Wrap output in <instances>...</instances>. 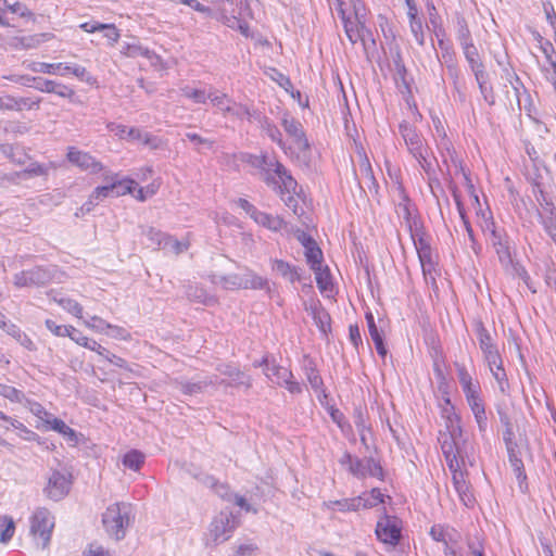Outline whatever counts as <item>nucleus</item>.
Instances as JSON below:
<instances>
[{
	"label": "nucleus",
	"instance_id": "28",
	"mask_svg": "<svg viewBox=\"0 0 556 556\" xmlns=\"http://www.w3.org/2000/svg\"><path fill=\"white\" fill-rule=\"evenodd\" d=\"M456 371L465 396L481 391L480 383L478 381H473L471 375L464 365L456 364Z\"/></svg>",
	"mask_w": 556,
	"mask_h": 556
},
{
	"label": "nucleus",
	"instance_id": "59",
	"mask_svg": "<svg viewBox=\"0 0 556 556\" xmlns=\"http://www.w3.org/2000/svg\"><path fill=\"white\" fill-rule=\"evenodd\" d=\"M410 31L419 46L425 45V34L421 20L409 22Z\"/></svg>",
	"mask_w": 556,
	"mask_h": 556
},
{
	"label": "nucleus",
	"instance_id": "49",
	"mask_svg": "<svg viewBox=\"0 0 556 556\" xmlns=\"http://www.w3.org/2000/svg\"><path fill=\"white\" fill-rule=\"evenodd\" d=\"M188 247H189L188 242L179 241L168 235V237L163 245V249L168 250V251L173 252L174 254L178 255V254L187 251Z\"/></svg>",
	"mask_w": 556,
	"mask_h": 556
},
{
	"label": "nucleus",
	"instance_id": "55",
	"mask_svg": "<svg viewBox=\"0 0 556 556\" xmlns=\"http://www.w3.org/2000/svg\"><path fill=\"white\" fill-rule=\"evenodd\" d=\"M462 49H463L465 59L469 64L470 70L482 63L479 59V53H478V50L475 45H469Z\"/></svg>",
	"mask_w": 556,
	"mask_h": 556
},
{
	"label": "nucleus",
	"instance_id": "12",
	"mask_svg": "<svg viewBox=\"0 0 556 556\" xmlns=\"http://www.w3.org/2000/svg\"><path fill=\"white\" fill-rule=\"evenodd\" d=\"M337 11L343 22L344 30L349 40L352 43H356L358 40H364L365 33H368V29L358 21L357 14L355 13V18H352L351 14L344 8L342 0H337Z\"/></svg>",
	"mask_w": 556,
	"mask_h": 556
},
{
	"label": "nucleus",
	"instance_id": "24",
	"mask_svg": "<svg viewBox=\"0 0 556 556\" xmlns=\"http://www.w3.org/2000/svg\"><path fill=\"white\" fill-rule=\"evenodd\" d=\"M438 46L441 50V60L446 65L450 75L454 78V81L456 83V79L458 78V68L453 47L450 42H446L443 39H439Z\"/></svg>",
	"mask_w": 556,
	"mask_h": 556
},
{
	"label": "nucleus",
	"instance_id": "63",
	"mask_svg": "<svg viewBox=\"0 0 556 556\" xmlns=\"http://www.w3.org/2000/svg\"><path fill=\"white\" fill-rule=\"evenodd\" d=\"M483 361L486 364L489 370L492 369V368H496L498 366L504 365L503 364V358H502V356H501L498 351H496V352H490L489 351L488 354L483 355Z\"/></svg>",
	"mask_w": 556,
	"mask_h": 556
},
{
	"label": "nucleus",
	"instance_id": "25",
	"mask_svg": "<svg viewBox=\"0 0 556 556\" xmlns=\"http://www.w3.org/2000/svg\"><path fill=\"white\" fill-rule=\"evenodd\" d=\"M217 381L204 377L195 381H176V388L186 395H195L202 393L208 386L216 384Z\"/></svg>",
	"mask_w": 556,
	"mask_h": 556
},
{
	"label": "nucleus",
	"instance_id": "53",
	"mask_svg": "<svg viewBox=\"0 0 556 556\" xmlns=\"http://www.w3.org/2000/svg\"><path fill=\"white\" fill-rule=\"evenodd\" d=\"M224 288L236 290L243 289L242 274H230L222 278Z\"/></svg>",
	"mask_w": 556,
	"mask_h": 556
},
{
	"label": "nucleus",
	"instance_id": "60",
	"mask_svg": "<svg viewBox=\"0 0 556 556\" xmlns=\"http://www.w3.org/2000/svg\"><path fill=\"white\" fill-rule=\"evenodd\" d=\"M144 146L150 148L151 150L163 149L165 143L162 138L157 136H153L149 132H144L141 141Z\"/></svg>",
	"mask_w": 556,
	"mask_h": 556
},
{
	"label": "nucleus",
	"instance_id": "6",
	"mask_svg": "<svg viewBox=\"0 0 556 556\" xmlns=\"http://www.w3.org/2000/svg\"><path fill=\"white\" fill-rule=\"evenodd\" d=\"M238 527L237 517L228 510L220 511L214 517L208 527L206 545H218L229 540Z\"/></svg>",
	"mask_w": 556,
	"mask_h": 556
},
{
	"label": "nucleus",
	"instance_id": "9",
	"mask_svg": "<svg viewBox=\"0 0 556 556\" xmlns=\"http://www.w3.org/2000/svg\"><path fill=\"white\" fill-rule=\"evenodd\" d=\"M54 271V267L43 268L37 266L15 274L13 282L17 288L46 286L53 280Z\"/></svg>",
	"mask_w": 556,
	"mask_h": 556
},
{
	"label": "nucleus",
	"instance_id": "51",
	"mask_svg": "<svg viewBox=\"0 0 556 556\" xmlns=\"http://www.w3.org/2000/svg\"><path fill=\"white\" fill-rule=\"evenodd\" d=\"M229 376L230 380L227 382V386H240L244 384L247 388L251 387L250 379L245 377L243 372L236 368H231L229 371H226Z\"/></svg>",
	"mask_w": 556,
	"mask_h": 556
},
{
	"label": "nucleus",
	"instance_id": "18",
	"mask_svg": "<svg viewBox=\"0 0 556 556\" xmlns=\"http://www.w3.org/2000/svg\"><path fill=\"white\" fill-rule=\"evenodd\" d=\"M350 472L361 479L366 477L383 478L381 466L372 457L356 458Z\"/></svg>",
	"mask_w": 556,
	"mask_h": 556
},
{
	"label": "nucleus",
	"instance_id": "17",
	"mask_svg": "<svg viewBox=\"0 0 556 556\" xmlns=\"http://www.w3.org/2000/svg\"><path fill=\"white\" fill-rule=\"evenodd\" d=\"M325 506L331 510H338L341 513L358 511L359 509H367L376 506V503L371 502L365 495H359L352 498H342L337 501H329L325 503Z\"/></svg>",
	"mask_w": 556,
	"mask_h": 556
},
{
	"label": "nucleus",
	"instance_id": "41",
	"mask_svg": "<svg viewBox=\"0 0 556 556\" xmlns=\"http://www.w3.org/2000/svg\"><path fill=\"white\" fill-rule=\"evenodd\" d=\"M0 396L20 404L24 403L26 397L23 391L5 383H0Z\"/></svg>",
	"mask_w": 556,
	"mask_h": 556
},
{
	"label": "nucleus",
	"instance_id": "2",
	"mask_svg": "<svg viewBox=\"0 0 556 556\" xmlns=\"http://www.w3.org/2000/svg\"><path fill=\"white\" fill-rule=\"evenodd\" d=\"M104 185L97 187L88 200L81 205L83 213H90L96 205L108 198H118L128 193H132L135 189V180L129 178L119 179L118 175L110 170L103 174Z\"/></svg>",
	"mask_w": 556,
	"mask_h": 556
},
{
	"label": "nucleus",
	"instance_id": "7",
	"mask_svg": "<svg viewBox=\"0 0 556 556\" xmlns=\"http://www.w3.org/2000/svg\"><path fill=\"white\" fill-rule=\"evenodd\" d=\"M29 70L35 73H42L49 75L68 76L74 75L81 80H88V72L86 67L75 63H46V62H34L29 66Z\"/></svg>",
	"mask_w": 556,
	"mask_h": 556
},
{
	"label": "nucleus",
	"instance_id": "20",
	"mask_svg": "<svg viewBox=\"0 0 556 556\" xmlns=\"http://www.w3.org/2000/svg\"><path fill=\"white\" fill-rule=\"evenodd\" d=\"M465 397L475 416L480 433L484 434L488 429V417L480 392L468 394Z\"/></svg>",
	"mask_w": 556,
	"mask_h": 556
},
{
	"label": "nucleus",
	"instance_id": "26",
	"mask_svg": "<svg viewBox=\"0 0 556 556\" xmlns=\"http://www.w3.org/2000/svg\"><path fill=\"white\" fill-rule=\"evenodd\" d=\"M262 129L265 134L270 138V140L278 144V147L283 150L287 155H293V150L291 146H287L282 138V134L279 128L268 118H264L262 122Z\"/></svg>",
	"mask_w": 556,
	"mask_h": 556
},
{
	"label": "nucleus",
	"instance_id": "19",
	"mask_svg": "<svg viewBox=\"0 0 556 556\" xmlns=\"http://www.w3.org/2000/svg\"><path fill=\"white\" fill-rule=\"evenodd\" d=\"M211 3L213 13L208 17L222 21L226 26H228V20L240 14L232 0H211Z\"/></svg>",
	"mask_w": 556,
	"mask_h": 556
},
{
	"label": "nucleus",
	"instance_id": "1",
	"mask_svg": "<svg viewBox=\"0 0 556 556\" xmlns=\"http://www.w3.org/2000/svg\"><path fill=\"white\" fill-rule=\"evenodd\" d=\"M247 162L261 169L264 182L278 192L285 205L299 213V185L287 167L275 157L249 155Z\"/></svg>",
	"mask_w": 556,
	"mask_h": 556
},
{
	"label": "nucleus",
	"instance_id": "64",
	"mask_svg": "<svg viewBox=\"0 0 556 556\" xmlns=\"http://www.w3.org/2000/svg\"><path fill=\"white\" fill-rule=\"evenodd\" d=\"M548 66H541V71L544 74L545 78L553 83L556 80V58H553L552 61H546Z\"/></svg>",
	"mask_w": 556,
	"mask_h": 556
},
{
	"label": "nucleus",
	"instance_id": "61",
	"mask_svg": "<svg viewBox=\"0 0 556 556\" xmlns=\"http://www.w3.org/2000/svg\"><path fill=\"white\" fill-rule=\"evenodd\" d=\"M354 424L359 432L361 440L365 442V431L368 429L366 424V416L362 409H356L354 416Z\"/></svg>",
	"mask_w": 556,
	"mask_h": 556
},
{
	"label": "nucleus",
	"instance_id": "36",
	"mask_svg": "<svg viewBox=\"0 0 556 556\" xmlns=\"http://www.w3.org/2000/svg\"><path fill=\"white\" fill-rule=\"evenodd\" d=\"M304 250L305 258L311 269H319V266L323 265L324 256L316 241Z\"/></svg>",
	"mask_w": 556,
	"mask_h": 556
},
{
	"label": "nucleus",
	"instance_id": "45",
	"mask_svg": "<svg viewBox=\"0 0 556 556\" xmlns=\"http://www.w3.org/2000/svg\"><path fill=\"white\" fill-rule=\"evenodd\" d=\"M184 97L191 99L194 103L203 104L208 99L207 92L203 89H195L186 86L181 89Z\"/></svg>",
	"mask_w": 556,
	"mask_h": 556
},
{
	"label": "nucleus",
	"instance_id": "11",
	"mask_svg": "<svg viewBox=\"0 0 556 556\" xmlns=\"http://www.w3.org/2000/svg\"><path fill=\"white\" fill-rule=\"evenodd\" d=\"M207 97L211 103L225 116L232 115L238 118L250 117V111L247 106L237 104L224 92L211 88L207 91Z\"/></svg>",
	"mask_w": 556,
	"mask_h": 556
},
{
	"label": "nucleus",
	"instance_id": "3",
	"mask_svg": "<svg viewBox=\"0 0 556 556\" xmlns=\"http://www.w3.org/2000/svg\"><path fill=\"white\" fill-rule=\"evenodd\" d=\"M285 132L292 140L293 155L298 162L307 165L311 156V144L306 138L302 123L290 113L285 112L280 118Z\"/></svg>",
	"mask_w": 556,
	"mask_h": 556
},
{
	"label": "nucleus",
	"instance_id": "21",
	"mask_svg": "<svg viewBox=\"0 0 556 556\" xmlns=\"http://www.w3.org/2000/svg\"><path fill=\"white\" fill-rule=\"evenodd\" d=\"M450 422L452 424V429L448 432L440 433L439 437L441 450L445 458L459 454L456 437L460 435L462 429L459 426L454 427L452 419H450Z\"/></svg>",
	"mask_w": 556,
	"mask_h": 556
},
{
	"label": "nucleus",
	"instance_id": "31",
	"mask_svg": "<svg viewBox=\"0 0 556 556\" xmlns=\"http://www.w3.org/2000/svg\"><path fill=\"white\" fill-rule=\"evenodd\" d=\"M11 81L20 83L22 85H28L30 81L35 83V88L41 92H48L51 93L53 90L54 81L55 80H49L43 79L40 77H29V76H10L7 77Z\"/></svg>",
	"mask_w": 556,
	"mask_h": 556
},
{
	"label": "nucleus",
	"instance_id": "43",
	"mask_svg": "<svg viewBox=\"0 0 556 556\" xmlns=\"http://www.w3.org/2000/svg\"><path fill=\"white\" fill-rule=\"evenodd\" d=\"M26 408H28V410L35 415L36 417H38L40 420H42L45 424L49 420V418L52 417V414H50L49 412H47L45 409V407L36 402V401H33V400H29L27 397H25L24 400V403H22Z\"/></svg>",
	"mask_w": 556,
	"mask_h": 556
},
{
	"label": "nucleus",
	"instance_id": "15",
	"mask_svg": "<svg viewBox=\"0 0 556 556\" xmlns=\"http://www.w3.org/2000/svg\"><path fill=\"white\" fill-rule=\"evenodd\" d=\"M399 129L414 159H422L424 150L428 149V147L425 144L422 137L417 132L416 128L408 123L403 122L400 124Z\"/></svg>",
	"mask_w": 556,
	"mask_h": 556
},
{
	"label": "nucleus",
	"instance_id": "33",
	"mask_svg": "<svg viewBox=\"0 0 556 556\" xmlns=\"http://www.w3.org/2000/svg\"><path fill=\"white\" fill-rule=\"evenodd\" d=\"M273 269L292 283L300 280L298 269L282 260H275Z\"/></svg>",
	"mask_w": 556,
	"mask_h": 556
},
{
	"label": "nucleus",
	"instance_id": "16",
	"mask_svg": "<svg viewBox=\"0 0 556 556\" xmlns=\"http://www.w3.org/2000/svg\"><path fill=\"white\" fill-rule=\"evenodd\" d=\"M66 156L68 162L76 165L81 170L89 172L90 174H97L104 170V166L101 162L97 161L96 157L74 147L68 148Z\"/></svg>",
	"mask_w": 556,
	"mask_h": 556
},
{
	"label": "nucleus",
	"instance_id": "14",
	"mask_svg": "<svg viewBox=\"0 0 556 556\" xmlns=\"http://www.w3.org/2000/svg\"><path fill=\"white\" fill-rule=\"evenodd\" d=\"M485 231L490 232V241L495 249L502 265L508 266L511 263L509 240L504 230H500L492 223L486 226Z\"/></svg>",
	"mask_w": 556,
	"mask_h": 556
},
{
	"label": "nucleus",
	"instance_id": "47",
	"mask_svg": "<svg viewBox=\"0 0 556 556\" xmlns=\"http://www.w3.org/2000/svg\"><path fill=\"white\" fill-rule=\"evenodd\" d=\"M143 235L148 237L152 244L157 245V248L160 249H163V245L168 237L167 233L153 227H148L147 229H144Z\"/></svg>",
	"mask_w": 556,
	"mask_h": 556
},
{
	"label": "nucleus",
	"instance_id": "44",
	"mask_svg": "<svg viewBox=\"0 0 556 556\" xmlns=\"http://www.w3.org/2000/svg\"><path fill=\"white\" fill-rule=\"evenodd\" d=\"M546 205L551 206V211L548 216L543 217L542 224L545 231L556 244V212L552 203L546 202Z\"/></svg>",
	"mask_w": 556,
	"mask_h": 556
},
{
	"label": "nucleus",
	"instance_id": "42",
	"mask_svg": "<svg viewBox=\"0 0 556 556\" xmlns=\"http://www.w3.org/2000/svg\"><path fill=\"white\" fill-rule=\"evenodd\" d=\"M490 372L492 374L493 378L495 379L500 392L504 395L508 394L509 382H508V378H507V374L504 368V365L490 369Z\"/></svg>",
	"mask_w": 556,
	"mask_h": 556
},
{
	"label": "nucleus",
	"instance_id": "22",
	"mask_svg": "<svg viewBox=\"0 0 556 556\" xmlns=\"http://www.w3.org/2000/svg\"><path fill=\"white\" fill-rule=\"evenodd\" d=\"M505 440H506V446H507V453H508V459H509L510 466H511L514 473L519 482L520 491L525 493L527 491L528 486L526 483L527 475L525 471L523 463H522L521 458L517 455L511 441L507 440V439H505Z\"/></svg>",
	"mask_w": 556,
	"mask_h": 556
},
{
	"label": "nucleus",
	"instance_id": "10",
	"mask_svg": "<svg viewBox=\"0 0 556 556\" xmlns=\"http://www.w3.org/2000/svg\"><path fill=\"white\" fill-rule=\"evenodd\" d=\"M54 528V518L47 508H38L30 519V532L35 538L41 540L42 547H46L51 539Z\"/></svg>",
	"mask_w": 556,
	"mask_h": 556
},
{
	"label": "nucleus",
	"instance_id": "48",
	"mask_svg": "<svg viewBox=\"0 0 556 556\" xmlns=\"http://www.w3.org/2000/svg\"><path fill=\"white\" fill-rule=\"evenodd\" d=\"M447 152H448V155H450L451 163L453 164V166L456 169V173H460L463 175L467 188L470 191H472L473 190V185H472V181H471V179L469 177V174L465 170L462 162L457 159V156L455 154V151H451L450 149H447Z\"/></svg>",
	"mask_w": 556,
	"mask_h": 556
},
{
	"label": "nucleus",
	"instance_id": "58",
	"mask_svg": "<svg viewBox=\"0 0 556 556\" xmlns=\"http://www.w3.org/2000/svg\"><path fill=\"white\" fill-rule=\"evenodd\" d=\"M227 27L239 30L245 37L250 36L249 24L239 16H232V18L228 20Z\"/></svg>",
	"mask_w": 556,
	"mask_h": 556
},
{
	"label": "nucleus",
	"instance_id": "37",
	"mask_svg": "<svg viewBox=\"0 0 556 556\" xmlns=\"http://www.w3.org/2000/svg\"><path fill=\"white\" fill-rule=\"evenodd\" d=\"M122 53L128 58L144 56L149 60H152V58L155 56V54L148 48H144L137 42L125 43L122 47Z\"/></svg>",
	"mask_w": 556,
	"mask_h": 556
},
{
	"label": "nucleus",
	"instance_id": "50",
	"mask_svg": "<svg viewBox=\"0 0 556 556\" xmlns=\"http://www.w3.org/2000/svg\"><path fill=\"white\" fill-rule=\"evenodd\" d=\"M45 325L49 331H51L56 337H68L70 332L73 333L74 327L73 326H63L58 325L52 319H47L45 321Z\"/></svg>",
	"mask_w": 556,
	"mask_h": 556
},
{
	"label": "nucleus",
	"instance_id": "5",
	"mask_svg": "<svg viewBox=\"0 0 556 556\" xmlns=\"http://www.w3.org/2000/svg\"><path fill=\"white\" fill-rule=\"evenodd\" d=\"M255 367H262L267 379L279 387L286 388L291 394H300L302 387L298 381L293 380V374L287 367L276 363L273 358L264 356L260 362L254 363Z\"/></svg>",
	"mask_w": 556,
	"mask_h": 556
},
{
	"label": "nucleus",
	"instance_id": "32",
	"mask_svg": "<svg viewBox=\"0 0 556 556\" xmlns=\"http://www.w3.org/2000/svg\"><path fill=\"white\" fill-rule=\"evenodd\" d=\"M243 289L268 290V280L258 276L252 270H245L242 274Z\"/></svg>",
	"mask_w": 556,
	"mask_h": 556
},
{
	"label": "nucleus",
	"instance_id": "4",
	"mask_svg": "<svg viewBox=\"0 0 556 556\" xmlns=\"http://www.w3.org/2000/svg\"><path fill=\"white\" fill-rule=\"evenodd\" d=\"M131 507L127 503L110 505L102 515V523L106 533L119 541L125 538L130 525Z\"/></svg>",
	"mask_w": 556,
	"mask_h": 556
},
{
	"label": "nucleus",
	"instance_id": "56",
	"mask_svg": "<svg viewBox=\"0 0 556 556\" xmlns=\"http://www.w3.org/2000/svg\"><path fill=\"white\" fill-rule=\"evenodd\" d=\"M447 530L448 528L442 525H434L431 527L429 534L432 540L441 542L445 546L447 544Z\"/></svg>",
	"mask_w": 556,
	"mask_h": 556
},
{
	"label": "nucleus",
	"instance_id": "38",
	"mask_svg": "<svg viewBox=\"0 0 556 556\" xmlns=\"http://www.w3.org/2000/svg\"><path fill=\"white\" fill-rule=\"evenodd\" d=\"M52 300L70 314L77 318H83V306L76 300L56 296H53Z\"/></svg>",
	"mask_w": 556,
	"mask_h": 556
},
{
	"label": "nucleus",
	"instance_id": "30",
	"mask_svg": "<svg viewBox=\"0 0 556 556\" xmlns=\"http://www.w3.org/2000/svg\"><path fill=\"white\" fill-rule=\"evenodd\" d=\"M46 424L50 429L62 434L64 439L71 444L75 445L78 442L76 431L68 427L62 419L52 416Z\"/></svg>",
	"mask_w": 556,
	"mask_h": 556
},
{
	"label": "nucleus",
	"instance_id": "39",
	"mask_svg": "<svg viewBox=\"0 0 556 556\" xmlns=\"http://www.w3.org/2000/svg\"><path fill=\"white\" fill-rule=\"evenodd\" d=\"M315 274V279L317 287L320 291H329L332 290V281L329 268L323 265L319 266V269H312Z\"/></svg>",
	"mask_w": 556,
	"mask_h": 556
},
{
	"label": "nucleus",
	"instance_id": "13",
	"mask_svg": "<svg viewBox=\"0 0 556 556\" xmlns=\"http://www.w3.org/2000/svg\"><path fill=\"white\" fill-rule=\"evenodd\" d=\"M71 478V475L65 471H52L45 488L46 495L53 501L62 500L70 492Z\"/></svg>",
	"mask_w": 556,
	"mask_h": 556
},
{
	"label": "nucleus",
	"instance_id": "35",
	"mask_svg": "<svg viewBox=\"0 0 556 556\" xmlns=\"http://www.w3.org/2000/svg\"><path fill=\"white\" fill-rule=\"evenodd\" d=\"M7 333L14 338L22 346L28 351H34L36 349L33 340L16 325L10 324L7 328Z\"/></svg>",
	"mask_w": 556,
	"mask_h": 556
},
{
	"label": "nucleus",
	"instance_id": "52",
	"mask_svg": "<svg viewBox=\"0 0 556 556\" xmlns=\"http://www.w3.org/2000/svg\"><path fill=\"white\" fill-rule=\"evenodd\" d=\"M105 334H108L109 337H111L113 339H117V340H123V341L131 340L130 332L127 329H125L124 327L116 326V325L110 324L108 326V330H106Z\"/></svg>",
	"mask_w": 556,
	"mask_h": 556
},
{
	"label": "nucleus",
	"instance_id": "46",
	"mask_svg": "<svg viewBox=\"0 0 556 556\" xmlns=\"http://www.w3.org/2000/svg\"><path fill=\"white\" fill-rule=\"evenodd\" d=\"M39 99L12 97L13 111L33 110L39 108Z\"/></svg>",
	"mask_w": 556,
	"mask_h": 556
},
{
	"label": "nucleus",
	"instance_id": "40",
	"mask_svg": "<svg viewBox=\"0 0 556 556\" xmlns=\"http://www.w3.org/2000/svg\"><path fill=\"white\" fill-rule=\"evenodd\" d=\"M143 463L144 455L138 450H131L123 457L124 466L135 471L139 470Z\"/></svg>",
	"mask_w": 556,
	"mask_h": 556
},
{
	"label": "nucleus",
	"instance_id": "62",
	"mask_svg": "<svg viewBox=\"0 0 556 556\" xmlns=\"http://www.w3.org/2000/svg\"><path fill=\"white\" fill-rule=\"evenodd\" d=\"M100 30L104 33V37L110 41L111 45L117 42L119 38V31L113 24L101 23Z\"/></svg>",
	"mask_w": 556,
	"mask_h": 556
},
{
	"label": "nucleus",
	"instance_id": "54",
	"mask_svg": "<svg viewBox=\"0 0 556 556\" xmlns=\"http://www.w3.org/2000/svg\"><path fill=\"white\" fill-rule=\"evenodd\" d=\"M84 324L88 328H90L99 333H105L108 330V326L110 325L109 323H106L104 319H102L99 316H91L89 319L84 320Z\"/></svg>",
	"mask_w": 556,
	"mask_h": 556
},
{
	"label": "nucleus",
	"instance_id": "34",
	"mask_svg": "<svg viewBox=\"0 0 556 556\" xmlns=\"http://www.w3.org/2000/svg\"><path fill=\"white\" fill-rule=\"evenodd\" d=\"M304 374L311 387L317 392L321 391L324 382L313 361L308 359L304 367Z\"/></svg>",
	"mask_w": 556,
	"mask_h": 556
},
{
	"label": "nucleus",
	"instance_id": "8",
	"mask_svg": "<svg viewBox=\"0 0 556 556\" xmlns=\"http://www.w3.org/2000/svg\"><path fill=\"white\" fill-rule=\"evenodd\" d=\"M375 533L381 543L394 547L402 538V521L395 516L384 514L377 521Z\"/></svg>",
	"mask_w": 556,
	"mask_h": 556
},
{
	"label": "nucleus",
	"instance_id": "27",
	"mask_svg": "<svg viewBox=\"0 0 556 556\" xmlns=\"http://www.w3.org/2000/svg\"><path fill=\"white\" fill-rule=\"evenodd\" d=\"M252 219L257 225L275 232L280 231L286 226V222L280 216L268 214L260 210Z\"/></svg>",
	"mask_w": 556,
	"mask_h": 556
},
{
	"label": "nucleus",
	"instance_id": "29",
	"mask_svg": "<svg viewBox=\"0 0 556 556\" xmlns=\"http://www.w3.org/2000/svg\"><path fill=\"white\" fill-rule=\"evenodd\" d=\"M476 334L479 342V348L482 352V355L488 354L490 352L498 351L497 345L492 338L489 330L483 326L482 323H478L476 326Z\"/></svg>",
	"mask_w": 556,
	"mask_h": 556
},
{
	"label": "nucleus",
	"instance_id": "57",
	"mask_svg": "<svg viewBox=\"0 0 556 556\" xmlns=\"http://www.w3.org/2000/svg\"><path fill=\"white\" fill-rule=\"evenodd\" d=\"M4 7L8 8V10H10L13 14H16L21 17H24V18L33 17L31 11L22 2H15L13 4H10L7 2V4H4Z\"/></svg>",
	"mask_w": 556,
	"mask_h": 556
},
{
	"label": "nucleus",
	"instance_id": "23",
	"mask_svg": "<svg viewBox=\"0 0 556 556\" xmlns=\"http://www.w3.org/2000/svg\"><path fill=\"white\" fill-rule=\"evenodd\" d=\"M452 481L460 502L467 507L472 506L475 504V496L471 492V485L465 478V473H455L452 477Z\"/></svg>",
	"mask_w": 556,
	"mask_h": 556
}]
</instances>
